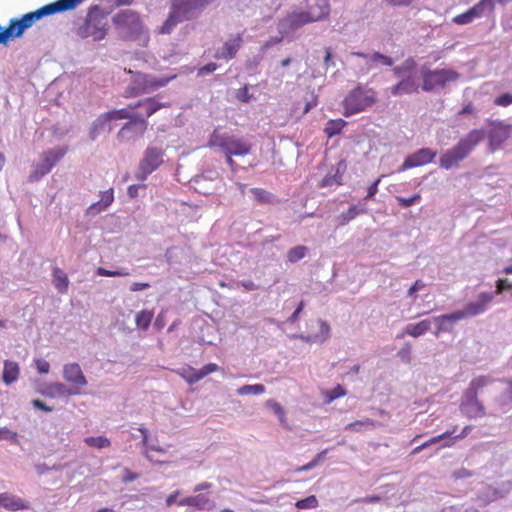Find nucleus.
I'll return each instance as SVG.
<instances>
[{"instance_id":"f257e3e1","label":"nucleus","mask_w":512,"mask_h":512,"mask_svg":"<svg viewBox=\"0 0 512 512\" xmlns=\"http://www.w3.org/2000/svg\"><path fill=\"white\" fill-rule=\"evenodd\" d=\"M483 129H473L452 148L443 152L439 158V165L445 170H450L466 159L475 147L484 139Z\"/></svg>"},{"instance_id":"f03ea898","label":"nucleus","mask_w":512,"mask_h":512,"mask_svg":"<svg viewBox=\"0 0 512 512\" xmlns=\"http://www.w3.org/2000/svg\"><path fill=\"white\" fill-rule=\"evenodd\" d=\"M376 102V93L372 88L358 84L343 100L344 116L361 113Z\"/></svg>"},{"instance_id":"7ed1b4c3","label":"nucleus","mask_w":512,"mask_h":512,"mask_svg":"<svg viewBox=\"0 0 512 512\" xmlns=\"http://www.w3.org/2000/svg\"><path fill=\"white\" fill-rule=\"evenodd\" d=\"M209 147H218L224 154L245 156L251 152L252 144L243 137L230 134H220L216 130L210 136Z\"/></svg>"},{"instance_id":"20e7f679","label":"nucleus","mask_w":512,"mask_h":512,"mask_svg":"<svg viewBox=\"0 0 512 512\" xmlns=\"http://www.w3.org/2000/svg\"><path fill=\"white\" fill-rule=\"evenodd\" d=\"M423 80L422 90L425 92H438L447 87L450 82L460 78V74L452 69H426L421 70Z\"/></svg>"},{"instance_id":"39448f33","label":"nucleus","mask_w":512,"mask_h":512,"mask_svg":"<svg viewBox=\"0 0 512 512\" xmlns=\"http://www.w3.org/2000/svg\"><path fill=\"white\" fill-rule=\"evenodd\" d=\"M132 106L137 108L138 111H130V134L135 132L138 136H141L147 128L146 119L158 111L161 105L154 99L149 98L135 104L130 103V108Z\"/></svg>"},{"instance_id":"423d86ee","label":"nucleus","mask_w":512,"mask_h":512,"mask_svg":"<svg viewBox=\"0 0 512 512\" xmlns=\"http://www.w3.org/2000/svg\"><path fill=\"white\" fill-rule=\"evenodd\" d=\"M131 440H138V442L135 443L136 447H139L141 453L145 455L149 461L154 462L156 464L163 463V461L153 460V458L149 454L150 451L165 453V449L159 446L157 438L151 436L146 428H134L130 426V441Z\"/></svg>"},{"instance_id":"0eeeda50","label":"nucleus","mask_w":512,"mask_h":512,"mask_svg":"<svg viewBox=\"0 0 512 512\" xmlns=\"http://www.w3.org/2000/svg\"><path fill=\"white\" fill-rule=\"evenodd\" d=\"M163 156L164 152L161 148L148 146L139 163L138 169L135 173V178L139 182L145 181L150 174L161 166L164 161Z\"/></svg>"},{"instance_id":"6e6552de","label":"nucleus","mask_w":512,"mask_h":512,"mask_svg":"<svg viewBox=\"0 0 512 512\" xmlns=\"http://www.w3.org/2000/svg\"><path fill=\"white\" fill-rule=\"evenodd\" d=\"M169 78H155L154 76L134 73L130 70V97L132 94L154 91L168 84Z\"/></svg>"},{"instance_id":"1a4fd4ad","label":"nucleus","mask_w":512,"mask_h":512,"mask_svg":"<svg viewBox=\"0 0 512 512\" xmlns=\"http://www.w3.org/2000/svg\"><path fill=\"white\" fill-rule=\"evenodd\" d=\"M106 21L102 16L89 14L84 23L76 30L78 37L82 39L92 38L94 41L102 40L106 35Z\"/></svg>"},{"instance_id":"9d476101","label":"nucleus","mask_w":512,"mask_h":512,"mask_svg":"<svg viewBox=\"0 0 512 512\" xmlns=\"http://www.w3.org/2000/svg\"><path fill=\"white\" fill-rule=\"evenodd\" d=\"M67 149L58 147L44 152L41 155V163L36 165L33 173L30 175L32 181H38L41 177L48 174L51 169L64 157Z\"/></svg>"},{"instance_id":"9b49d317","label":"nucleus","mask_w":512,"mask_h":512,"mask_svg":"<svg viewBox=\"0 0 512 512\" xmlns=\"http://www.w3.org/2000/svg\"><path fill=\"white\" fill-rule=\"evenodd\" d=\"M319 15L309 16L305 11H294L283 18L278 24V30L281 34H289L301 28L302 26L317 22Z\"/></svg>"},{"instance_id":"f8f14e48","label":"nucleus","mask_w":512,"mask_h":512,"mask_svg":"<svg viewBox=\"0 0 512 512\" xmlns=\"http://www.w3.org/2000/svg\"><path fill=\"white\" fill-rule=\"evenodd\" d=\"M126 118H128L127 109L113 110L99 116L90 129V138L94 140L101 133H109L113 129L111 124L113 120Z\"/></svg>"},{"instance_id":"ddd939ff","label":"nucleus","mask_w":512,"mask_h":512,"mask_svg":"<svg viewBox=\"0 0 512 512\" xmlns=\"http://www.w3.org/2000/svg\"><path fill=\"white\" fill-rule=\"evenodd\" d=\"M498 292H481L478 294L476 300L468 302L463 309L458 310L463 315V320L466 318L476 317L485 313Z\"/></svg>"},{"instance_id":"4468645a","label":"nucleus","mask_w":512,"mask_h":512,"mask_svg":"<svg viewBox=\"0 0 512 512\" xmlns=\"http://www.w3.org/2000/svg\"><path fill=\"white\" fill-rule=\"evenodd\" d=\"M63 379L71 387L72 393L83 394L88 381L78 363H68L63 366Z\"/></svg>"},{"instance_id":"2eb2a0df","label":"nucleus","mask_w":512,"mask_h":512,"mask_svg":"<svg viewBox=\"0 0 512 512\" xmlns=\"http://www.w3.org/2000/svg\"><path fill=\"white\" fill-rule=\"evenodd\" d=\"M459 408L461 413L469 419L482 418L486 415L483 403L478 399V395L472 392H463Z\"/></svg>"},{"instance_id":"dca6fc26","label":"nucleus","mask_w":512,"mask_h":512,"mask_svg":"<svg viewBox=\"0 0 512 512\" xmlns=\"http://www.w3.org/2000/svg\"><path fill=\"white\" fill-rule=\"evenodd\" d=\"M436 155L437 152L430 148H421L408 155L402 165L399 167L398 171L403 172L414 167L429 164L433 162Z\"/></svg>"},{"instance_id":"f3484780","label":"nucleus","mask_w":512,"mask_h":512,"mask_svg":"<svg viewBox=\"0 0 512 512\" xmlns=\"http://www.w3.org/2000/svg\"><path fill=\"white\" fill-rule=\"evenodd\" d=\"M474 475V472L468 470L466 468H459L453 471L451 475V483H450V495L454 498H461L466 495L471 486L469 484H461L460 480L470 478Z\"/></svg>"},{"instance_id":"a211bd4d","label":"nucleus","mask_w":512,"mask_h":512,"mask_svg":"<svg viewBox=\"0 0 512 512\" xmlns=\"http://www.w3.org/2000/svg\"><path fill=\"white\" fill-rule=\"evenodd\" d=\"M130 42L135 41L141 47L147 46L150 36L139 18V15L130 11Z\"/></svg>"},{"instance_id":"6ab92c4d","label":"nucleus","mask_w":512,"mask_h":512,"mask_svg":"<svg viewBox=\"0 0 512 512\" xmlns=\"http://www.w3.org/2000/svg\"><path fill=\"white\" fill-rule=\"evenodd\" d=\"M243 45V38L240 33L232 35L224 44L219 47L214 57L216 59L229 61L233 59Z\"/></svg>"},{"instance_id":"aec40b11","label":"nucleus","mask_w":512,"mask_h":512,"mask_svg":"<svg viewBox=\"0 0 512 512\" xmlns=\"http://www.w3.org/2000/svg\"><path fill=\"white\" fill-rule=\"evenodd\" d=\"M461 320H463V315H461L458 310L452 313L433 317L431 321H433L436 325L434 334L438 336L441 333L452 332L455 324Z\"/></svg>"},{"instance_id":"412c9836","label":"nucleus","mask_w":512,"mask_h":512,"mask_svg":"<svg viewBox=\"0 0 512 512\" xmlns=\"http://www.w3.org/2000/svg\"><path fill=\"white\" fill-rule=\"evenodd\" d=\"M419 90V83L416 73L408 74L402 78L398 83L390 88V93L393 96L410 95L417 93Z\"/></svg>"},{"instance_id":"4be33fe9","label":"nucleus","mask_w":512,"mask_h":512,"mask_svg":"<svg viewBox=\"0 0 512 512\" xmlns=\"http://www.w3.org/2000/svg\"><path fill=\"white\" fill-rule=\"evenodd\" d=\"M214 0H175L172 8L186 20L188 15L195 10L202 9Z\"/></svg>"},{"instance_id":"5701e85b","label":"nucleus","mask_w":512,"mask_h":512,"mask_svg":"<svg viewBox=\"0 0 512 512\" xmlns=\"http://www.w3.org/2000/svg\"><path fill=\"white\" fill-rule=\"evenodd\" d=\"M306 14L309 16L319 15L317 21L326 19L330 13V4L328 0H307Z\"/></svg>"},{"instance_id":"b1692460","label":"nucleus","mask_w":512,"mask_h":512,"mask_svg":"<svg viewBox=\"0 0 512 512\" xmlns=\"http://www.w3.org/2000/svg\"><path fill=\"white\" fill-rule=\"evenodd\" d=\"M510 137V127L499 125L491 129L488 135L489 145L492 150L499 149L501 145Z\"/></svg>"},{"instance_id":"393cba45","label":"nucleus","mask_w":512,"mask_h":512,"mask_svg":"<svg viewBox=\"0 0 512 512\" xmlns=\"http://www.w3.org/2000/svg\"><path fill=\"white\" fill-rule=\"evenodd\" d=\"M0 507L9 511L27 510L30 508L28 502L7 492L0 493Z\"/></svg>"},{"instance_id":"a878e982","label":"nucleus","mask_w":512,"mask_h":512,"mask_svg":"<svg viewBox=\"0 0 512 512\" xmlns=\"http://www.w3.org/2000/svg\"><path fill=\"white\" fill-rule=\"evenodd\" d=\"M352 55L365 59L369 69L373 68L374 63H379L384 66H392L394 64V60L391 57L386 56L380 52H374L372 54L364 52H353Z\"/></svg>"},{"instance_id":"bb28decb","label":"nucleus","mask_w":512,"mask_h":512,"mask_svg":"<svg viewBox=\"0 0 512 512\" xmlns=\"http://www.w3.org/2000/svg\"><path fill=\"white\" fill-rule=\"evenodd\" d=\"M494 10V0H480L473 7L468 9L470 17L474 21L475 19L483 18L488 16Z\"/></svg>"},{"instance_id":"cd10ccee","label":"nucleus","mask_w":512,"mask_h":512,"mask_svg":"<svg viewBox=\"0 0 512 512\" xmlns=\"http://www.w3.org/2000/svg\"><path fill=\"white\" fill-rule=\"evenodd\" d=\"M454 432L455 429H453L452 431H446L442 434L431 437L427 441L423 442V444L425 445L426 449L430 447H436L435 449L439 450L441 448L450 447L453 445L452 435L454 434Z\"/></svg>"},{"instance_id":"c85d7f7f","label":"nucleus","mask_w":512,"mask_h":512,"mask_svg":"<svg viewBox=\"0 0 512 512\" xmlns=\"http://www.w3.org/2000/svg\"><path fill=\"white\" fill-rule=\"evenodd\" d=\"M3 364L2 380L6 385H10L19 378L20 368L18 363L9 360H5Z\"/></svg>"},{"instance_id":"c756f323","label":"nucleus","mask_w":512,"mask_h":512,"mask_svg":"<svg viewBox=\"0 0 512 512\" xmlns=\"http://www.w3.org/2000/svg\"><path fill=\"white\" fill-rule=\"evenodd\" d=\"M366 207L362 204L351 205L347 211L337 217L338 226H344L355 219L358 215L366 213Z\"/></svg>"},{"instance_id":"7c9ffc66","label":"nucleus","mask_w":512,"mask_h":512,"mask_svg":"<svg viewBox=\"0 0 512 512\" xmlns=\"http://www.w3.org/2000/svg\"><path fill=\"white\" fill-rule=\"evenodd\" d=\"M431 323L430 319H424L418 323L408 324L404 329V333L415 338L420 337L430 330Z\"/></svg>"},{"instance_id":"2f4dec72","label":"nucleus","mask_w":512,"mask_h":512,"mask_svg":"<svg viewBox=\"0 0 512 512\" xmlns=\"http://www.w3.org/2000/svg\"><path fill=\"white\" fill-rule=\"evenodd\" d=\"M183 21V17L179 16V14L171 7V11L167 19L159 28L158 32L159 34H170L175 29V27Z\"/></svg>"},{"instance_id":"473e14b6","label":"nucleus","mask_w":512,"mask_h":512,"mask_svg":"<svg viewBox=\"0 0 512 512\" xmlns=\"http://www.w3.org/2000/svg\"><path fill=\"white\" fill-rule=\"evenodd\" d=\"M193 508L199 511H211L216 507V503L207 494L198 493L193 495Z\"/></svg>"},{"instance_id":"72a5a7b5","label":"nucleus","mask_w":512,"mask_h":512,"mask_svg":"<svg viewBox=\"0 0 512 512\" xmlns=\"http://www.w3.org/2000/svg\"><path fill=\"white\" fill-rule=\"evenodd\" d=\"M499 492L496 488L491 486L484 487L477 495V501L481 506H486L491 502L497 500Z\"/></svg>"},{"instance_id":"f704fd0d","label":"nucleus","mask_w":512,"mask_h":512,"mask_svg":"<svg viewBox=\"0 0 512 512\" xmlns=\"http://www.w3.org/2000/svg\"><path fill=\"white\" fill-rule=\"evenodd\" d=\"M53 283L60 293H65L68 289L69 279L65 272L58 267L53 269Z\"/></svg>"},{"instance_id":"c9c22d12","label":"nucleus","mask_w":512,"mask_h":512,"mask_svg":"<svg viewBox=\"0 0 512 512\" xmlns=\"http://www.w3.org/2000/svg\"><path fill=\"white\" fill-rule=\"evenodd\" d=\"M375 425L376 423L374 420L364 418L347 424L345 426V430L351 432H364L366 430L373 429Z\"/></svg>"},{"instance_id":"e433bc0d","label":"nucleus","mask_w":512,"mask_h":512,"mask_svg":"<svg viewBox=\"0 0 512 512\" xmlns=\"http://www.w3.org/2000/svg\"><path fill=\"white\" fill-rule=\"evenodd\" d=\"M490 383H492V379L489 376L475 377L471 380L465 392H472L474 395H478V392Z\"/></svg>"},{"instance_id":"4c0bfd02","label":"nucleus","mask_w":512,"mask_h":512,"mask_svg":"<svg viewBox=\"0 0 512 512\" xmlns=\"http://www.w3.org/2000/svg\"><path fill=\"white\" fill-rule=\"evenodd\" d=\"M113 190L109 189L101 193V199L99 202L92 204L89 207L91 212H99L107 208L113 202Z\"/></svg>"},{"instance_id":"58836bf2","label":"nucleus","mask_w":512,"mask_h":512,"mask_svg":"<svg viewBox=\"0 0 512 512\" xmlns=\"http://www.w3.org/2000/svg\"><path fill=\"white\" fill-rule=\"evenodd\" d=\"M347 125V122L343 119H331L326 123L324 132L329 138L336 136L341 133L343 128Z\"/></svg>"},{"instance_id":"ea45409f","label":"nucleus","mask_w":512,"mask_h":512,"mask_svg":"<svg viewBox=\"0 0 512 512\" xmlns=\"http://www.w3.org/2000/svg\"><path fill=\"white\" fill-rule=\"evenodd\" d=\"M416 63L412 58L405 60L402 65L395 66L393 68V73L396 77L404 78L408 74H414Z\"/></svg>"},{"instance_id":"a19ab883","label":"nucleus","mask_w":512,"mask_h":512,"mask_svg":"<svg viewBox=\"0 0 512 512\" xmlns=\"http://www.w3.org/2000/svg\"><path fill=\"white\" fill-rule=\"evenodd\" d=\"M319 323V332L313 334V340L315 343L323 344L326 342L331 336V328L327 321L322 319L318 320Z\"/></svg>"},{"instance_id":"79ce46f5","label":"nucleus","mask_w":512,"mask_h":512,"mask_svg":"<svg viewBox=\"0 0 512 512\" xmlns=\"http://www.w3.org/2000/svg\"><path fill=\"white\" fill-rule=\"evenodd\" d=\"M266 391L263 384H246L237 389V394L244 395H261Z\"/></svg>"},{"instance_id":"37998d69","label":"nucleus","mask_w":512,"mask_h":512,"mask_svg":"<svg viewBox=\"0 0 512 512\" xmlns=\"http://www.w3.org/2000/svg\"><path fill=\"white\" fill-rule=\"evenodd\" d=\"M307 253L308 248L306 246H295L287 252V260L290 263H297L298 261L302 260L307 255Z\"/></svg>"},{"instance_id":"c03bdc74","label":"nucleus","mask_w":512,"mask_h":512,"mask_svg":"<svg viewBox=\"0 0 512 512\" xmlns=\"http://www.w3.org/2000/svg\"><path fill=\"white\" fill-rule=\"evenodd\" d=\"M152 318H153L152 311L143 310V311L137 313V315L135 317L136 326L139 329L147 330L151 324Z\"/></svg>"},{"instance_id":"a18cd8bd","label":"nucleus","mask_w":512,"mask_h":512,"mask_svg":"<svg viewBox=\"0 0 512 512\" xmlns=\"http://www.w3.org/2000/svg\"><path fill=\"white\" fill-rule=\"evenodd\" d=\"M496 403L501 407L503 411H507L512 407V388L508 386L497 398Z\"/></svg>"},{"instance_id":"49530a36","label":"nucleus","mask_w":512,"mask_h":512,"mask_svg":"<svg viewBox=\"0 0 512 512\" xmlns=\"http://www.w3.org/2000/svg\"><path fill=\"white\" fill-rule=\"evenodd\" d=\"M178 373L190 385L195 384L201 380L199 371L192 367L182 368L178 371Z\"/></svg>"},{"instance_id":"de8ad7c7","label":"nucleus","mask_w":512,"mask_h":512,"mask_svg":"<svg viewBox=\"0 0 512 512\" xmlns=\"http://www.w3.org/2000/svg\"><path fill=\"white\" fill-rule=\"evenodd\" d=\"M250 192L259 203H272L274 200L273 194L262 188H252Z\"/></svg>"},{"instance_id":"09e8293b","label":"nucleus","mask_w":512,"mask_h":512,"mask_svg":"<svg viewBox=\"0 0 512 512\" xmlns=\"http://www.w3.org/2000/svg\"><path fill=\"white\" fill-rule=\"evenodd\" d=\"M84 442L89 447H94L98 449L107 448L110 446V440L104 436L87 437L85 438Z\"/></svg>"},{"instance_id":"8fccbe9b","label":"nucleus","mask_w":512,"mask_h":512,"mask_svg":"<svg viewBox=\"0 0 512 512\" xmlns=\"http://www.w3.org/2000/svg\"><path fill=\"white\" fill-rule=\"evenodd\" d=\"M319 502L315 495H310L304 499L298 500L295 507L298 509H314L318 507Z\"/></svg>"},{"instance_id":"3c124183","label":"nucleus","mask_w":512,"mask_h":512,"mask_svg":"<svg viewBox=\"0 0 512 512\" xmlns=\"http://www.w3.org/2000/svg\"><path fill=\"white\" fill-rule=\"evenodd\" d=\"M49 389L60 396H75L77 393L71 392V387L65 386L63 383L55 382L49 386Z\"/></svg>"},{"instance_id":"603ef678","label":"nucleus","mask_w":512,"mask_h":512,"mask_svg":"<svg viewBox=\"0 0 512 512\" xmlns=\"http://www.w3.org/2000/svg\"><path fill=\"white\" fill-rule=\"evenodd\" d=\"M396 200H397L399 206H401L402 208H408L415 204H418L421 200V195L417 193L408 198L402 197V196H396Z\"/></svg>"},{"instance_id":"864d4df0","label":"nucleus","mask_w":512,"mask_h":512,"mask_svg":"<svg viewBox=\"0 0 512 512\" xmlns=\"http://www.w3.org/2000/svg\"><path fill=\"white\" fill-rule=\"evenodd\" d=\"M341 175L339 174V171L337 170L334 174H328L326 175L320 183V187H330L333 185H340L341 184Z\"/></svg>"},{"instance_id":"5fc2aeb1","label":"nucleus","mask_w":512,"mask_h":512,"mask_svg":"<svg viewBox=\"0 0 512 512\" xmlns=\"http://www.w3.org/2000/svg\"><path fill=\"white\" fill-rule=\"evenodd\" d=\"M266 406L271 408L272 411L277 415V417L279 418L280 422L282 424H284L285 422V411L283 409V407L278 403L276 402L275 400L273 399H268L266 401Z\"/></svg>"},{"instance_id":"6e6d98bb","label":"nucleus","mask_w":512,"mask_h":512,"mask_svg":"<svg viewBox=\"0 0 512 512\" xmlns=\"http://www.w3.org/2000/svg\"><path fill=\"white\" fill-rule=\"evenodd\" d=\"M426 287V284L422 280H416L408 289L407 297L411 298L414 302L417 299V292L421 291Z\"/></svg>"},{"instance_id":"4d7b16f0","label":"nucleus","mask_w":512,"mask_h":512,"mask_svg":"<svg viewBox=\"0 0 512 512\" xmlns=\"http://www.w3.org/2000/svg\"><path fill=\"white\" fill-rule=\"evenodd\" d=\"M262 61V56L255 55L251 58H249L245 63V68L250 74L256 73L257 67L259 66L260 62Z\"/></svg>"},{"instance_id":"13d9d810","label":"nucleus","mask_w":512,"mask_h":512,"mask_svg":"<svg viewBox=\"0 0 512 512\" xmlns=\"http://www.w3.org/2000/svg\"><path fill=\"white\" fill-rule=\"evenodd\" d=\"M113 23L117 27L126 26L128 23V13L126 10H121L113 16Z\"/></svg>"},{"instance_id":"bf43d9fd","label":"nucleus","mask_w":512,"mask_h":512,"mask_svg":"<svg viewBox=\"0 0 512 512\" xmlns=\"http://www.w3.org/2000/svg\"><path fill=\"white\" fill-rule=\"evenodd\" d=\"M345 394H346L345 389L342 386L338 385L335 388L328 391L327 396H326L327 402L330 403V402L334 401L335 399H337L341 396H344Z\"/></svg>"},{"instance_id":"052dcab7","label":"nucleus","mask_w":512,"mask_h":512,"mask_svg":"<svg viewBox=\"0 0 512 512\" xmlns=\"http://www.w3.org/2000/svg\"><path fill=\"white\" fill-rule=\"evenodd\" d=\"M495 104L498 106L507 107L512 104V94L504 93L495 99Z\"/></svg>"},{"instance_id":"680f3d73","label":"nucleus","mask_w":512,"mask_h":512,"mask_svg":"<svg viewBox=\"0 0 512 512\" xmlns=\"http://www.w3.org/2000/svg\"><path fill=\"white\" fill-rule=\"evenodd\" d=\"M126 273L122 270H108L103 267H99L97 269V275L99 276H105V277H114V276H121L125 275Z\"/></svg>"},{"instance_id":"e2e57ef3","label":"nucleus","mask_w":512,"mask_h":512,"mask_svg":"<svg viewBox=\"0 0 512 512\" xmlns=\"http://www.w3.org/2000/svg\"><path fill=\"white\" fill-rule=\"evenodd\" d=\"M453 22L458 25H466L473 22L472 18L470 17V14L468 11L459 14L453 18Z\"/></svg>"},{"instance_id":"0e129e2a","label":"nucleus","mask_w":512,"mask_h":512,"mask_svg":"<svg viewBox=\"0 0 512 512\" xmlns=\"http://www.w3.org/2000/svg\"><path fill=\"white\" fill-rule=\"evenodd\" d=\"M381 182V177H379L378 179H376L367 189V195L365 197V200H371L374 198V196L377 194L378 192V186H379V183Z\"/></svg>"},{"instance_id":"69168bd1","label":"nucleus","mask_w":512,"mask_h":512,"mask_svg":"<svg viewBox=\"0 0 512 512\" xmlns=\"http://www.w3.org/2000/svg\"><path fill=\"white\" fill-rule=\"evenodd\" d=\"M35 366L39 373L47 374L50 371V364L44 359H36Z\"/></svg>"},{"instance_id":"338daca9","label":"nucleus","mask_w":512,"mask_h":512,"mask_svg":"<svg viewBox=\"0 0 512 512\" xmlns=\"http://www.w3.org/2000/svg\"><path fill=\"white\" fill-rule=\"evenodd\" d=\"M237 99L243 103H248L252 95L249 94L248 87L244 86L243 88L239 89L236 95Z\"/></svg>"},{"instance_id":"774afa93","label":"nucleus","mask_w":512,"mask_h":512,"mask_svg":"<svg viewBox=\"0 0 512 512\" xmlns=\"http://www.w3.org/2000/svg\"><path fill=\"white\" fill-rule=\"evenodd\" d=\"M217 370H218V365L217 364L209 363V364L203 366L198 371H199L201 379H203L204 377H206L210 373L215 372Z\"/></svg>"}]
</instances>
